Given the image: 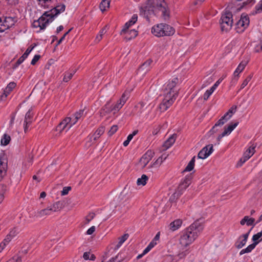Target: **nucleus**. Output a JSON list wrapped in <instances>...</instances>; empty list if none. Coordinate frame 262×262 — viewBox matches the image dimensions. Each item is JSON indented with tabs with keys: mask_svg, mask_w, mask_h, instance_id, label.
<instances>
[{
	"mask_svg": "<svg viewBox=\"0 0 262 262\" xmlns=\"http://www.w3.org/2000/svg\"><path fill=\"white\" fill-rule=\"evenodd\" d=\"M236 108L237 106L236 105H233L226 114H228V116L231 118L232 115L235 113Z\"/></svg>",
	"mask_w": 262,
	"mask_h": 262,
	"instance_id": "50",
	"label": "nucleus"
},
{
	"mask_svg": "<svg viewBox=\"0 0 262 262\" xmlns=\"http://www.w3.org/2000/svg\"><path fill=\"white\" fill-rule=\"evenodd\" d=\"M179 81L178 78H174L169 80L165 85L163 99L159 105L160 112H164L167 110L176 100L179 91Z\"/></svg>",
	"mask_w": 262,
	"mask_h": 262,
	"instance_id": "1",
	"label": "nucleus"
},
{
	"mask_svg": "<svg viewBox=\"0 0 262 262\" xmlns=\"http://www.w3.org/2000/svg\"><path fill=\"white\" fill-rule=\"evenodd\" d=\"M83 258L85 260H94L96 259V256L93 254H91L90 252H85L83 253Z\"/></svg>",
	"mask_w": 262,
	"mask_h": 262,
	"instance_id": "40",
	"label": "nucleus"
},
{
	"mask_svg": "<svg viewBox=\"0 0 262 262\" xmlns=\"http://www.w3.org/2000/svg\"><path fill=\"white\" fill-rule=\"evenodd\" d=\"M258 244V242L253 243L252 244L249 245L247 248V250L248 252H251L255 247V246Z\"/></svg>",
	"mask_w": 262,
	"mask_h": 262,
	"instance_id": "57",
	"label": "nucleus"
},
{
	"mask_svg": "<svg viewBox=\"0 0 262 262\" xmlns=\"http://www.w3.org/2000/svg\"><path fill=\"white\" fill-rule=\"evenodd\" d=\"M66 118L70 119L69 124V126H68V129H70L73 125L75 124L78 122L77 119H76L73 116L72 117H66Z\"/></svg>",
	"mask_w": 262,
	"mask_h": 262,
	"instance_id": "52",
	"label": "nucleus"
},
{
	"mask_svg": "<svg viewBox=\"0 0 262 262\" xmlns=\"http://www.w3.org/2000/svg\"><path fill=\"white\" fill-rule=\"evenodd\" d=\"M75 72L76 71L75 70L65 72L63 78V81L65 82H68L72 79Z\"/></svg>",
	"mask_w": 262,
	"mask_h": 262,
	"instance_id": "32",
	"label": "nucleus"
},
{
	"mask_svg": "<svg viewBox=\"0 0 262 262\" xmlns=\"http://www.w3.org/2000/svg\"><path fill=\"white\" fill-rule=\"evenodd\" d=\"M83 110H80L76 112L74 115L73 116L77 119V120L78 121L83 116Z\"/></svg>",
	"mask_w": 262,
	"mask_h": 262,
	"instance_id": "47",
	"label": "nucleus"
},
{
	"mask_svg": "<svg viewBox=\"0 0 262 262\" xmlns=\"http://www.w3.org/2000/svg\"><path fill=\"white\" fill-rule=\"evenodd\" d=\"M138 16L137 14H134L131 19L125 23L124 28L122 30V32H125L130 26L133 25L137 20Z\"/></svg>",
	"mask_w": 262,
	"mask_h": 262,
	"instance_id": "28",
	"label": "nucleus"
},
{
	"mask_svg": "<svg viewBox=\"0 0 262 262\" xmlns=\"http://www.w3.org/2000/svg\"><path fill=\"white\" fill-rule=\"evenodd\" d=\"M193 178L192 174L187 175L184 179L179 184L177 191L174 192L170 198V200L174 199L176 197H179L183 192L190 185Z\"/></svg>",
	"mask_w": 262,
	"mask_h": 262,
	"instance_id": "6",
	"label": "nucleus"
},
{
	"mask_svg": "<svg viewBox=\"0 0 262 262\" xmlns=\"http://www.w3.org/2000/svg\"><path fill=\"white\" fill-rule=\"evenodd\" d=\"M231 118L229 116H228V114H225L223 116L221 117L214 124V125L212 127V128L209 130V134L210 135H213L214 133H216L218 131V129L216 128L218 126H223L226 122H227Z\"/></svg>",
	"mask_w": 262,
	"mask_h": 262,
	"instance_id": "10",
	"label": "nucleus"
},
{
	"mask_svg": "<svg viewBox=\"0 0 262 262\" xmlns=\"http://www.w3.org/2000/svg\"><path fill=\"white\" fill-rule=\"evenodd\" d=\"M33 115L31 111L29 110L26 114L25 118V122L27 123H32Z\"/></svg>",
	"mask_w": 262,
	"mask_h": 262,
	"instance_id": "39",
	"label": "nucleus"
},
{
	"mask_svg": "<svg viewBox=\"0 0 262 262\" xmlns=\"http://www.w3.org/2000/svg\"><path fill=\"white\" fill-rule=\"evenodd\" d=\"M182 221L180 219H177L171 222L169 225V228L173 231L177 230L181 226Z\"/></svg>",
	"mask_w": 262,
	"mask_h": 262,
	"instance_id": "29",
	"label": "nucleus"
},
{
	"mask_svg": "<svg viewBox=\"0 0 262 262\" xmlns=\"http://www.w3.org/2000/svg\"><path fill=\"white\" fill-rule=\"evenodd\" d=\"M154 153L151 150L147 151L145 154L140 158L139 162V165L142 169L144 168L148 164L149 162L151 160L153 157Z\"/></svg>",
	"mask_w": 262,
	"mask_h": 262,
	"instance_id": "11",
	"label": "nucleus"
},
{
	"mask_svg": "<svg viewBox=\"0 0 262 262\" xmlns=\"http://www.w3.org/2000/svg\"><path fill=\"white\" fill-rule=\"evenodd\" d=\"M148 179V178L146 175L143 174L141 176V178L138 179L137 181V184L138 186H139V185L144 186L146 185Z\"/></svg>",
	"mask_w": 262,
	"mask_h": 262,
	"instance_id": "36",
	"label": "nucleus"
},
{
	"mask_svg": "<svg viewBox=\"0 0 262 262\" xmlns=\"http://www.w3.org/2000/svg\"><path fill=\"white\" fill-rule=\"evenodd\" d=\"M70 121V119L65 118L56 127V130L61 133L63 131L65 128L67 127V131L68 130V126L69 124V122Z\"/></svg>",
	"mask_w": 262,
	"mask_h": 262,
	"instance_id": "19",
	"label": "nucleus"
},
{
	"mask_svg": "<svg viewBox=\"0 0 262 262\" xmlns=\"http://www.w3.org/2000/svg\"><path fill=\"white\" fill-rule=\"evenodd\" d=\"M65 9L66 6L64 4H62L60 5H57L50 11L55 18L61 12H64L65 11Z\"/></svg>",
	"mask_w": 262,
	"mask_h": 262,
	"instance_id": "21",
	"label": "nucleus"
},
{
	"mask_svg": "<svg viewBox=\"0 0 262 262\" xmlns=\"http://www.w3.org/2000/svg\"><path fill=\"white\" fill-rule=\"evenodd\" d=\"M124 105L120 102V101L118 100L117 102V103L113 105V109H114V114L119 111L122 107V106H123Z\"/></svg>",
	"mask_w": 262,
	"mask_h": 262,
	"instance_id": "46",
	"label": "nucleus"
},
{
	"mask_svg": "<svg viewBox=\"0 0 262 262\" xmlns=\"http://www.w3.org/2000/svg\"><path fill=\"white\" fill-rule=\"evenodd\" d=\"M195 157L194 156L191 159V160L189 161L188 165L185 167L184 171H190L194 168V163H195Z\"/></svg>",
	"mask_w": 262,
	"mask_h": 262,
	"instance_id": "34",
	"label": "nucleus"
},
{
	"mask_svg": "<svg viewBox=\"0 0 262 262\" xmlns=\"http://www.w3.org/2000/svg\"><path fill=\"white\" fill-rule=\"evenodd\" d=\"M71 189V187H64L61 191V195H64L67 194Z\"/></svg>",
	"mask_w": 262,
	"mask_h": 262,
	"instance_id": "60",
	"label": "nucleus"
},
{
	"mask_svg": "<svg viewBox=\"0 0 262 262\" xmlns=\"http://www.w3.org/2000/svg\"><path fill=\"white\" fill-rule=\"evenodd\" d=\"M262 12V0L260 1L259 3L255 7V12H253V14H258Z\"/></svg>",
	"mask_w": 262,
	"mask_h": 262,
	"instance_id": "43",
	"label": "nucleus"
},
{
	"mask_svg": "<svg viewBox=\"0 0 262 262\" xmlns=\"http://www.w3.org/2000/svg\"><path fill=\"white\" fill-rule=\"evenodd\" d=\"M203 227L198 222L195 221L182 232L179 241L183 247H187L197 238L203 230Z\"/></svg>",
	"mask_w": 262,
	"mask_h": 262,
	"instance_id": "2",
	"label": "nucleus"
},
{
	"mask_svg": "<svg viewBox=\"0 0 262 262\" xmlns=\"http://www.w3.org/2000/svg\"><path fill=\"white\" fill-rule=\"evenodd\" d=\"M214 90H215L212 87L209 90H207L203 95L204 100H207L209 98L210 95L213 93Z\"/></svg>",
	"mask_w": 262,
	"mask_h": 262,
	"instance_id": "44",
	"label": "nucleus"
},
{
	"mask_svg": "<svg viewBox=\"0 0 262 262\" xmlns=\"http://www.w3.org/2000/svg\"><path fill=\"white\" fill-rule=\"evenodd\" d=\"M250 231L238 237V241L235 243V246L237 249L242 248L245 245L249 236Z\"/></svg>",
	"mask_w": 262,
	"mask_h": 262,
	"instance_id": "16",
	"label": "nucleus"
},
{
	"mask_svg": "<svg viewBox=\"0 0 262 262\" xmlns=\"http://www.w3.org/2000/svg\"><path fill=\"white\" fill-rule=\"evenodd\" d=\"M255 50L256 52H262V40H261L260 42L256 45Z\"/></svg>",
	"mask_w": 262,
	"mask_h": 262,
	"instance_id": "58",
	"label": "nucleus"
},
{
	"mask_svg": "<svg viewBox=\"0 0 262 262\" xmlns=\"http://www.w3.org/2000/svg\"><path fill=\"white\" fill-rule=\"evenodd\" d=\"M54 19V17L50 10L46 11L37 20L34 21L32 26L34 28L39 27L40 30H43Z\"/></svg>",
	"mask_w": 262,
	"mask_h": 262,
	"instance_id": "3",
	"label": "nucleus"
},
{
	"mask_svg": "<svg viewBox=\"0 0 262 262\" xmlns=\"http://www.w3.org/2000/svg\"><path fill=\"white\" fill-rule=\"evenodd\" d=\"M105 128L104 126H100L93 135H90L89 137L92 142L96 141L104 133Z\"/></svg>",
	"mask_w": 262,
	"mask_h": 262,
	"instance_id": "18",
	"label": "nucleus"
},
{
	"mask_svg": "<svg viewBox=\"0 0 262 262\" xmlns=\"http://www.w3.org/2000/svg\"><path fill=\"white\" fill-rule=\"evenodd\" d=\"M145 103L143 102H140L135 107V109L137 111V114L139 115H141L145 110Z\"/></svg>",
	"mask_w": 262,
	"mask_h": 262,
	"instance_id": "31",
	"label": "nucleus"
},
{
	"mask_svg": "<svg viewBox=\"0 0 262 262\" xmlns=\"http://www.w3.org/2000/svg\"><path fill=\"white\" fill-rule=\"evenodd\" d=\"M113 105H112L110 102H107L104 106L100 110V114L102 116L105 115L106 114H109L112 112L114 113V110L113 109Z\"/></svg>",
	"mask_w": 262,
	"mask_h": 262,
	"instance_id": "22",
	"label": "nucleus"
},
{
	"mask_svg": "<svg viewBox=\"0 0 262 262\" xmlns=\"http://www.w3.org/2000/svg\"><path fill=\"white\" fill-rule=\"evenodd\" d=\"M16 86V84L14 82H10L4 90V93L1 96V99L3 100L4 97L6 98L7 96L10 94V93L13 90V89L15 88Z\"/></svg>",
	"mask_w": 262,
	"mask_h": 262,
	"instance_id": "20",
	"label": "nucleus"
},
{
	"mask_svg": "<svg viewBox=\"0 0 262 262\" xmlns=\"http://www.w3.org/2000/svg\"><path fill=\"white\" fill-rule=\"evenodd\" d=\"M250 23L249 17L247 15L242 14L240 19L235 24L236 32L242 33L249 26Z\"/></svg>",
	"mask_w": 262,
	"mask_h": 262,
	"instance_id": "8",
	"label": "nucleus"
},
{
	"mask_svg": "<svg viewBox=\"0 0 262 262\" xmlns=\"http://www.w3.org/2000/svg\"><path fill=\"white\" fill-rule=\"evenodd\" d=\"M118 201L120 204V206H121V208L123 207L121 212H126L131 207L129 198L127 196V193L125 192V190H123L120 193L118 198Z\"/></svg>",
	"mask_w": 262,
	"mask_h": 262,
	"instance_id": "7",
	"label": "nucleus"
},
{
	"mask_svg": "<svg viewBox=\"0 0 262 262\" xmlns=\"http://www.w3.org/2000/svg\"><path fill=\"white\" fill-rule=\"evenodd\" d=\"M232 17V14L230 12H226L222 14L220 20L222 32H227L231 29L233 23Z\"/></svg>",
	"mask_w": 262,
	"mask_h": 262,
	"instance_id": "5",
	"label": "nucleus"
},
{
	"mask_svg": "<svg viewBox=\"0 0 262 262\" xmlns=\"http://www.w3.org/2000/svg\"><path fill=\"white\" fill-rule=\"evenodd\" d=\"M18 232L19 231L17 228H13L4 239V245H6V243H8L13 237H15L18 233Z\"/></svg>",
	"mask_w": 262,
	"mask_h": 262,
	"instance_id": "25",
	"label": "nucleus"
},
{
	"mask_svg": "<svg viewBox=\"0 0 262 262\" xmlns=\"http://www.w3.org/2000/svg\"><path fill=\"white\" fill-rule=\"evenodd\" d=\"M177 138L176 134H173L171 135L168 139L164 143L163 147L166 149H168L170 147H171L173 143L175 142L176 139Z\"/></svg>",
	"mask_w": 262,
	"mask_h": 262,
	"instance_id": "26",
	"label": "nucleus"
},
{
	"mask_svg": "<svg viewBox=\"0 0 262 262\" xmlns=\"http://www.w3.org/2000/svg\"><path fill=\"white\" fill-rule=\"evenodd\" d=\"M140 12L148 20H149L150 16L154 13L153 8L149 5L141 6Z\"/></svg>",
	"mask_w": 262,
	"mask_h": 262,
	"instance_id": "15",
	"label": "nucleus"
},
{
	"mask_svg": "<svg viewBox=\"0 0 262 262\" xmlns=\"http://www.w3.org/2000/svg\"><path fill=\"white\" fill-rule=\"evenodd\" d=\"M123 32L125 33H128L129 35H130V36H129V37H127V36L125 37L127 39H128L129 40H130L132 38H135L138 35V32L136 30H135V29H132L130 30H128V29H127L125 32Z\"/></svg>",
	"mask_w": 262,
	"mask_h": 262,
	"instance_id": "38",
	"label": "nucleus"
},
{
	"mask_svg": "<svg viewBox=\"0 0 262 262\" xmlns=\"http://www.w3.org/2000/svg\"><path fill=\"white\" fill-rule=\"evenodd\" d=\"M163 24H157L155 25L151 28V33L157 37L163 36Z\"/></svg>",
	"mask_w": 262,
	"mask_h": 262,
	"instance_id": "17",
	"label": "nucleus"
},
{
	"mask_svg": "<svg viewBox=\"0 0 262 262\" xmlns=\"http://www.w3.org/2000/svg\"><path fill=\"white\" fill-rule=\"evenodd\" d=\"M213 151V145L209 144L203 147L199 152L198 157L204 159L207 158Z\"/></svg>",
	"mask_w": 262,
	"mask_h": 262,
	"instance_id": "12",
	"label": "nucleus"
},
{
	"mask_svg": "<svg viewBox=\"0 0 262 262\" xmlns=\"http://www.w3.org/2000/svg\"><path fill=\"white\" fill-rule=\"evenodd\" d=\"M247 64V62L246 61H242L238 66L237 68L236 69L235 71H234V74L235 76H238V74L242 72L244 69L245 68Z\"/></svg>",
	"mask_w": 262,
	"mask_h": 262,
	"instance_id": "30",
	"label": "nucleus"
},
{
	"mask_svg": "<svg viewBox=\"0 0 262 262\" xmlns=\"http://www.w3.org/2000/svg\"><path fill=\"white\" fill-rule=\"evenodd\" d=\"M138 132V130H134L132 134H129L128 136H127V139L128 140H129V141H130L132 140V139H133V138L134 137V136H135L136 134H137Z\"/></svg>",
	"mask_w": 262,
	"mask_h": 262,
	"instance_id": "62",
	"label": "nucleus"
},
{
	"mask_svg": "<svg viewBox=\"0 0 262 262\" xmlns=\"http://www.w3.org/2000/svg\"><path fill=\"white\" fill-rule=\"evenodd\" d=\"M28 56L26 55L25 53H24L23 55L20 57H19V58L17 60L16 62L15 63V67H17L19 64H20Z\"/></svg>",
	"mask_w": 262,
	"mask_h": 262,
	"instance_id": "51",
	"label": "nucleus"
},
{
	"mask_svg": "<svg viewBox=\"0 0 262 262\" xmlns=\"http://www.w3.org/2000/svg\"><path fill=\"white\" fill-rule=\"evenodd\" d=\"M252 240L254 242V243L258 242V244L259 243V242L261 241H262V230L260 232L253 235L252 236Z\"/></svg>",
	"mask_w": 262,
	"mask_h": 262,
	"instance_id": "41",
	"label": "nucleus"
},
{
	"mask_svg": "<svg viewBox=\"0 0 262 262\" xmlns=\"http://www.w3.org/2000/svg\"><path fill=\"white\" fill-rule=\"evenodd\" d=\"M10 136L7 134H5L1 139V143L2 145L6 146L10 143Z\"/></svg>",
	"mask_w": 262,
	"mask_h": 262,
	"instance_id": "35",
	"label": "nucleus"
},
{
	"mask_svg": "<svg viewBox=\"0 0 262 262\" xmlns=\"http://www.w3.org/2000/svg\"><path fill=\"white\" fill-rule=\"evenodd\" d=\"M118 126L116 125H113L108 132V134L110 136L113 135L118 130Z\"/></svg>",
	"mask_w": 262,
	"mask_h": 262,
	"instance_id": "53",
	"label": "nucleus"
},
{
	"mask_svg": "<svg viewBox=\"0 0 262 262\" xmlns=\"http://www.w3.org/2000/svg\"><path fill=\"white\" fill-rule=\"evenodd\" d=\"M36 46V45L34 44V46L31 45L29 47L27 48L25 52L24 53L26 55L28 56V55L30 54V53L32 51V50L34 49V48Z\"/></svg>",
	"mask_w": 262,
	"mask_h": 262,
	"instance_id": "61",
	"label": "nucleus"
},
{
	"mask_svg": "<svg viewBox=\"0 0 262 262\" xmlns=\"http://www.w3.org/2000/svg\"><path fill=\"white\" fill-rule=\"evenodd\" d=\"M95 216V214L94 212L90 213L85 218V224H87L90 223Z\"/></svg>",
	"mask_w": 262,
	"mask_h": 262,
	"instance_id": "48",
	"label": "nucleus"
},
{
	"mask_svg": "<svg viewBox=\"0 0 262 262\" xmlns=\"http://www.w3.org/2000/svg\"><path fill=\"white\" fill-rule=\"evenodd\" d=\"M254 153V148L250 147L244 154L243 156L237 163V167H241Z\"/></svg>",
	"mask_w": 262,
	"mask_h": 262,
	"instance_id": "13",
	"label": "nucleus"
},
{
	"mask_svg": "<svg viewBox=\"0 0 262 262\" xmlns=\"http://www.w3.org/2000/svg\"><path fill=\"white\" fill-rule=\"evenodd\" d=\"M129 235L128 234H124L121 237L119 238V242L118 244L116 245L115 249H119L122 244L128 238Z\"/></svg>",
	"mask_w": 262,
	"mask_h": 262,
	"instance_id": "37",
	"label": "nucleus"
},
{
	"mask_svg": "<svg viewBox=\"0 0 262 262\" xmlns=\"http://www.w3.org/2000/svg\"><path fill=\"white\" fill-rule=\"evenodd\" d=\"M4 23L7 29H8L14 25L15 23L17 21V18L15 17H5L4 19Z\"/></svg>",
	"mask_w": 262,
	"mask_h": 262,
	"instance_id": "24",
	"label": "nucleus"
},
{
	"mask_svg": "<svg viewBox=\"0 0 262 262\" xmlns=\"http://www.w3.org/2000/svg\"><path fill=\"white\" fill-rule=\"evenodd\" d=\"M188 253H189L188 250H186L180 253L178 255L179 259H181L184 258Z\"/></svg>",
	"mask_w": 262,
	"mask_h": 262,
	"instance_id": "56",
	"label": "nucleus"
},
{
	"mask_svg": "<svg viewBox=\"0 0 262 262\" xmlns=\"http://www.w3.org/2000/svg\"><path fill=\"white\" fill-rule=\"evenodd\" d=\"M117 257L118 256H117L115 257H112L108 261H105V260H106V258L104 256H103L101 262H116L115 260L117 258Z\"/></svg>",
	"mask_w": 262,
	"mask_h": 262,
	"instance_id": "64",
	"label": "nucleus"
},
{
	"mask_svg": "<svg viewBox=\"0 0 262 262\" xmlns=\"http://www.w3.org/2000/svg\"><path fill=\"white\" fill-rule=\"evenodd\" d=\"M63 208L62 203L58 201L46 208L37 211L35 215L37 217H43L53 214V212L60 210Z\"/></svg>",
	"mask_w": 262,
	"mask_h": 262,
	"instance_id": "4",
	"label": "nucleus"
},
{
	"mask_svg": "<svg viewBox=\"0 0 262 262\" xmlns=\"http://www.w3.org/2000/svg\"><path fill=\"white\" fill-rule=\"evenodd\" d=\"M238 124V122H236L235 123H231L229 124L228 126H225L224 127V130L223 133L225 135H229L231 132L237 126Z\"/></svg>",
	"mask_w": 262,
	"mask_h": 262,
	"instance_id": "27",
	"label": "nucleus"
},
{
	"mask_svg": "<svg viewBox=\"0 0 262 262\" xmlns=\"http://www.w3.org/2000/svg\"><path fill=\"white\" fill-rule=\"evenodd\" d=\"M163 36H171L175 32V30L172 27L166 24H163Z\"/></svg>",
	"mask_w": 262,
	"mask_h": 262,
	"instance_id": "23",
	"label": "nucleus"
},
{
	"mask_svg": "<svg viewBox=\"0 0 262 262\" xmlns=\"http://www.w3.org/2000/svg\"><path fill=\"white\" fill-rule=\"evenodd\" d=\"M4 23V19L0 17V32H4L7 30V28Z\"/></svg>",
	"mask_w": 262,
	"mask_h": 262,
	"instance_id": "55",
	"label": "nucleus"
},
{
	"mask_svg": "<svg viewBox=\"0 0 262 262\" xmlns=\"http://www.w3.org/2000/svg\"><path fill=\"white\" fill-rule=\"evenodd\" d=\"M128 94L126 93L125 92L123 93L122 95L121 98L119 99V101L120 102H121L123 105L125 103L127 100L128 99Z\"/></svg>",
	"mask_w": 262,
	"mask_h": 262,
	"instance_id": "49",
	"label": "nucleus"
},
{
	"mask_svg": "<svg viewBox=\"0 0 262 262\" xmlns=\"http://www.w3.org/2000/svg\"><path fill=\"white\" fill-rule=\"evenodd\" d=\"M152 62V60L150 59H149L147 60L145 62H144V63L142 64V65L141 66V68H142L143 69H144L146 68H148L150 66V65ZM148 70V68H147L146 69V70Z\"/></svg>",
	"mask_w": 262,
	"mask_h": 262,
	"instance_id": "54",
	"label": "nucleus"
},
{
	"mask_svg": "<svg viewBox=\"0 0 262 262\" xmlns=\"http://www.w3.org/2000/svg\"><path fill=\"white\" fill-rule=\"evenodd\" d=\"M111 0H102L100 4V9L102 12L106 11V8L110 7V2Z\"/></svg>",
	"mask_w": 262,
	"mask_h": 262,
	"instance_id": "33",
	"label": "nucleus"
},
{
	"mask_svg": "<svg viewBox=\"0 0 262 262\" xmlns=\"http://www.w3.org/2000/svg\"><path fill=\"white\" fill-rule=\"evenodd\" d=\"M95 226H92L91 228H90L86 231V234L88 235H91L95 231Z\"/></svg>",
	"mask_w": 262,
	"mask_h": 262,
	"instance_id": "63",
	"label": "nucleus"
},
{
	"mask_svg": "<svg viewBox=\"0 0 262 262\" xmlns=\"http://www.w3.org/2000/svg\"><path fill=\"white\" fill-rule=\"evenodd\" d=\"M106 33L105 28H103L99 32L98 35L96 36L95 40L97 42H99L102 38V36Z\"/></svg>",
	"mask_w": 262,
	"mask_h": 262,
	"instance_id": "45",
	"label": "nucleus"
},
{
	"mask_svg": "<svg viewBox=\"0 0 262 262\" xmlns=\"http://www.w3.org/2000/svg\"><path fill=\"white\" fill-rule=\"evenodd\" d=\"M157 7L162 12V15L165 19L169 16V11L168 10V6L164 0H157Z\"/></svg>",
	"mask_w": 262,
	"mask_h": 262,
	"instance_id": "14",
	"label": "nucleus"
},
{
	"mask_svg": "<svg viewBox=\"0 0 262 262\" xmlns=\"http://www.w3.org/2000/svg\"><path fill=\"white\" fill-rule=\"evenodd\" d=\"M40 56L39 55H35L31 61V64L34 65L37 61L40 59Z\"/></svg>",
	"mask_w": 262,
	"mask_h": 262,
	"instance_id": "59",
	"label": "nucleus"
},
{
	"mask_svg": "<svg viewBox=\"0 0 262 262\" xmlns=\"http://www.w3.org/2000/svg\"><path fill=\"white\" fill-rule=\"evenodd\" d=\"M8 169V160L4 151L0 154V182L6 176Z\"/></svg>",
	"mask_w": 262,
	"mask_h": 262,
	"instance_id": "9",
	"label": "nucleus"
},
{
	"mask_svg": "<svg viewBox=\"0 0 262 262\" xmlns=\"http://www.w3.org/2000/svg\"><path fill=\"white\" fill-rule=\"evenodd\" d=\"M253 74L251 73L249 76H248L244 80L243 83H242L241 85V89H244L249 82V81L251 80L252 78L253 77Z\"/></svg>",
	"mask_w": 262,
	"mask_h": 262,
	"instance_id": "42",
	"label": "nucleus"
}]
</instances>
